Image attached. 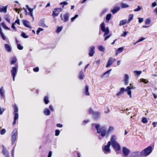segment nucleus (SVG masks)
<instances>
[{
    "instance_id": "32",
    "label": "nucleus",
    "mask_w": 157,
    "mask_h": 157,
    "mask_svg": "<svg viewBox=\"0 0 157 157\" xmlns=\"http://www.w3.org/2000/svg\"><path fill=\"white\" fill-rule=\"evenodd\" d=\"M88 90L89 86L87 85H86L85 89V94L86 95L88 96L90 94Z\"/></svg>"
},
{
    "instance_id": "10",
    "label": "nucleus",
    "mask_w": 157,
    "mask_h": 157,
    "mask_svg": "<svg viewBox=\"0 0 157 157\" xmlns=\"http://www.w3.org/2000/svg\"><path fill=\"white\" fill-rule=\"evenodd\" d=\"M130 150L125 147L122 148V152L124 157H130L128 156V155L130 153Z\"/></svg>"
},
{
    "instance_id": "61",
    "label": "nucleus",
    "mask_w": 157,
    "mask_h": 157,
    "mask_svg": "<svg viewBox=\"0 0 157 157\" xmlns=\"http://www.w3.org/2000/svg\"><path fill=\"white\" fill-rule=\"evenodd\" d=\"M56 126L59 128H62L63 127V125L62 124H56Z\"/></svg>"
},
{
    "instance_id": "24",
    "label": "nucleus",
    "mask_w": 157,
    "mask_h": 157,
    "mask_svg": "<svg viewBox=\"0 0 157 157\" xmlns=\"http://www.w3.org/2000/svg\"><path fill=\"white\" fill-rule=\"evenodd\" d=\"M6 50L8 52H11V48L10 46L8 44H5L4 45Z\"/></svg>"
},
{
    "instance_id": "28",
    "label": "nucleus",
    "mask_w": 157,
    "mask_h": 157,
    "mask_svg": "<svg viewBox=\"0 0 157 157\" xmlns=\"http://www.w3.org/2000/svg\"><path fill=\"white\" fill-rule=\"evenodd\" d=\"M50 113V111L48 108H45L44 111V113L46 116L49 115Z\"/></svg>"
},
{
    "instance_id": "23",
    "label": "nucleus",
    "mask_w": 157,
    "mask_h": 157,
    "mask_svg": "<svg viewBox=\"0 0 157 157\" xmlns=\"http://www.w3.org/2000/svg\"><path fill=\"white\" fill-rule=\"evenodd\" d=\"M7 6H3L2 8H0V12H3L4 13H6L7 12Z\"/></svg>"
},
{
    "instance_id": "50",
    "label": "nucleus",
    "mask_w": 157,
    "mask_h": 157,
    "mask_svg": "<svg viewBox=\"0 0 157 157\" xmlns=\"http://www.w3.org/2000/svg\"><path fill=\"white\" fill-rule=\"evenodd\" d=\"M142 9V8L139 6H138L137 9H135L134 10V11L135 12H137L139 11Z\"/></svg>"
},
{
    "instance_id": "12",
    "label": "nucleus",
    "mask_w": 157,
    "mask_h": 157,
    "mask_svg": "<svg viewBox=\"0 0 157 157\" xmlns=\"http://www.w3.org/2000/svg\"><path fill=\"white\" fill-rule=\"evenodd\" d=\"M69 14L68 13H66L63 15V18L62 17V14L60 15V17L61 20L64 22H66L69 20Z\"/></svg>"
},
{
    "instance_id": "1",
    "label": "nucleus",
    "mask_w": 157,
    "mask_h": 157,
    "mask_svg": "<svg viewBox=\"0 0 157 157\" xmlns=\"http://www.w3.org/2000/svg\"><path fill=\"white\" fill-rule=\"evenodd\" d=\"M95 125V127L97 130V133H100L101 137H104L106 135L107 133L106 129L105 126H101L98 124H93V126Z\"/></svg>"
},
{
    "instance_id": "3",
    "label": "nucleus",
    "mask_w": 157,
    "mask_h": 157,
    "mask_svg": "<svg viewBox=\"0 0 157 157\" xmlns=\"http://www.w3.org/2000/svg\"><path fill=\"white\" fill-rule=\"evenodd\" d=\"M152 150V147L149 146L141 152V156H147L151 153Z\"/></svg>"
},
{
    "instance_id": "5",
    "label": "nucleus",
    "mask_w": 157,
    "mask_h": 157,
    "mask_svg": "<svg viewBox=\"0 0 157 157\" xmlns=\"http://www.w3.org/2000/svg\"><path fill=\"white\" fill-rule=\"evenodd\" d=\"M26 7L29 11L27 14L30 15V16L33 18V21L34 17L33 14V10L34 9L36 8V5L34 6L33 8H30L28 5H26Z\"/></svg>"
},
{
    "instance_id": "16",
    "label": "nucleus",
    "mask_w": 157,
    "mask_h": 157,
    "mask_svg": "<svg viewBox=\"0 0 157 157\" xmlns=\"http://www.w3.org/2000/svg\"><path fill=\"white\" fill-rule=\"evenodd\" d=\"M115 60V59L111 57L108 60V62L106 64V67H109L113 63L114 61Z\"/></svg>"
},
{
    "instance_id": "21",
    "label": "nucleus",
    "mask_w": 157,
    "mask_h": 157,
    "mask_svg": "<svg viewBox=\"0 0 157 157\" xmlns=\"http://www.w3.org/2000/svg\"><path fill=\"white\" fill-rule=\"evenodd\" d=\"M120 9V7L119 6H116L112 10H111V11L114 14L118 11Z\"/></svg>"
},
{
    "instance_id": "30",
    "label": "nucleus",
    "mask_w": 157,
    "mask_h": 157,
    "mask_svg": "<svg viewBox=\"0 0 157 157\" xmlns=\"http://www.w3.org/2000/svg\"><path fill=\"white\" fill-rule=\"evenodd\" d=\"M84 77V75L83 73V72H82V70L80 72V73L78 75L79 78L81 80L83 79Z\"/></svg>"
},
{
    "instance_id": "19",
    "label": "nucleus",
    "mask_w": 157,
    "mask_h": 157,
    "mask_svg": "<svg viewBox=\"0 0 157 157\" xmlns=\"http://www.w3.org/2000/svg\"><path fill=\"white\" fill-rule=\"evenodd\" d=\"M39 25L40 26L43 27H48V26H47L45 23V20L44 19H42L41 20H40L39 22Z\"/></svg>"
},
{
    "instance_id": "33",
    "label": "nucleus",
    "mask_w": 157,
    "mask_h": 157,
    "mask_svg": "<svg viewBox=\"0 0 157 157\" xmlns=\"http://www.w3.org/2000/svg\"><path fill=\"white\" fill-rule=\"evenodd\" d=\"M121 6L122 8H127L129 7V5L124 3H121Z\"/></svg>"
},
{
    "instance_id": "36",
    "label": "nucleus",
    "mask_w": 157,
    "mask_h": 157,
    "mask_svg": "<svg viewBox=\"0 0 157 157\" xmlns=\"http://www.w3.org/2000/svg\"><path fill=\"white\" fill-rule=\"evenodd\" d=\"M4 18L9 23H10V19L9 18V16L8 15H5Z\"/></svg>"
},
{
    "instance_id": "59",
    "label": "nucleus",
    "mask_w": 157,
    "mask_h": 157,
    "mask_svg": "<svg viewBox=\"0 0 157 157\" xmlns=\"http://www.w3.org/2000/svg\"><path fill=\"white\" fill-rule=\"evenodd\" d=\"M49 109L51 111H54V109L52 105H51L49 106Z\"/></svg>"
},
{
    "instance_id": "17",
    "label": "nucleus",
    "mask_w": 157,
    "mask_h": 157,
    "mask_svg": "<svg viewBox=\"0 0 157 157\" xmlns=\"http://www.w3.org/2000/svg\"><path fill=\"white\" fill-rule=\"evenodd\" d=\"M111 70H112L110 69L108 70L106 72L104 73L102 75H101V78H104V76H105V77H108L110 75V71H111Z\"/></svg>"
},
{
    "instance_id": "39",
    "label": "nucleus",
    "mask_w": 157,
    "mask_h": 157,
    "mask_svg": "<svg viewBox=\"0 0 157 157\" xmlns=\"http://www.w3.org/2000/svg\"><path fill=\"white\" fill-rule=\"evenodd\" d=\"M98 48L101 52H103L105 49L104 47L101 45L98 46Z\"/></svg>"
},
{
    "instance_id": "14",
    "label": "nucleus",
    "mask_w": 157,
    "mask_h": 157,
    "mask_svg": "<svg viewBox=\"0 0 157 157\" xmlns=\"http://www.w3.org/2000/svg\"><path fill=\"white\" fill-rule=\"evenodd\" d=\"M94 49L95 47L94 46H91L89 48V55L90 56L92 57L93 56L95 53Z\"/></svg>"
},
{
    "instance_id": "18",
    "label": "nucleus",
    "mask_w": 157,
    "mask_h": 157,
    "mask_svg": "<svg viewBox=\"0 0 157 157\" xmlns=\"http://www.w3.org/2000/svg\"><path fill=\"white\" fill-rule=\"evenodd\" d=\"M132 157H139L141 156V152L139 151L134 152L131 154Z\"/></svg>"
},
{
    "instance_id": "55",
    "label": "nucleus",
    "mask_w": 157,
    "mask_h": 157,
    "mask_svg": "<svg viewBox=\"0 0 157 157\" xmlns=\"http://www.w3.org/2000/svg\"><path fill=\"white\" fill-rule=\"evenodd\" d=\"M1 36H2V39L4 40H6V37L5 35H4V33H1L0 34Z\"/></svg>"
},
{
    "instance_id": "7",
    "label": "nucleus",
    "mask_w": 157,
    "mask_h": 157,
    "mask_svg": "<svg viewBox=\"0 0 157 157\" xmlns=\"http://www.w3.org/2000/svg\"><path fill=\"white\" fill-rule=\"evenodd\" d=\"M18 70L17 67H12L11 70L12 75L13 77V81L15 80V78L17 73Z\"/></svg>"
},
{
    "instance_id": "4",
    "label": "nucleus",
    "mask_w": 157,
    "mask_h": 157,
    "mask_svg": "<svg viewBox=\"0 0 157 157\" xmlns=\"http://www.w3.org/2000/svg\"><path fill=\"white\" fill-rule=\"evenodd\" d=\"M89 113L92 114L93 117L95 120H97L99 118L101 113L99 112H94L91 108H90L89 111Z\"/></svg>"
},
{
    "instance_id": "31",
    "label": "nucleus",
    "mask_w": 157,
    "mask_h": 157,
    "mask_svg": "<svg viewBox=\"0 0 157 157\" xmlns=\"http://www.w3.org/2000/svg\"><path fill=\"white\" fill-rule=\"evenodd\" d=\"M123 50L124 49L123 47H121L118 48L116 50V55H117V54L122 52L123 51Z\"/></svg>"
},
{
    "instance_id": "38",
    "label": "nucleus",
    "mask_w": 157,
    "mask_h": 157,
    "mask_svg": "<svg viewBox=\"0 0 157 157\" xmlns=\"http://www.w3.org/2000/svg\"><path fill=\"white\" fill-rule=\"evenodd\" d=\"M14 107V113H18V108L17 106L14 105L13 106Z\"/></svg>"
},
{
    "instance_id": "53",
    "label": "nucleus",
    "mask_w": 157,
    "mask_h": 157,
    "mask_svg": "<svg viewBox=\"0 0 157 157\" xmlns=\"http://www.w3.org/2000/svg\"><path fill=\"white\" fill-rule=\"evenodd\" d=\"M142 122L144 123H146L147 122V119L145 117L143 118L142 119Z\"/></svg>"
},
{
    "instance_id": "34",
    "label": "nucleus",
    "mask_w": 157,
    "mask_h": 157,
    "mask_svg": "<svg viewBox=\"0 0 157 157\" xmlns=\"http://www.w3.org/2000/svg\"><path fill=\"white\" fill-rule=\"evenodd\" d=\"M112 15L110 13L108 14L106 16V20L107 21V22H108L110 20Z\"/></svg>"
},
{
    "instance_id": "6",
    "label": "nucleus",
    "mask_w": 157,
    "mask_h": 157,
    "mask_svg": "<svg viewBox=\"0 0 157 157\" xmlns=\"http://www.w3.org/2000/svg\"><path fill=\"white\" fill-rule=\"evenodd\" d=\"M17 135V131L16 129L13 130L12 133L11 139L12 144L13 145L16 140V137Z\"/></svg>"
},
{
    "instance_id": "20",
    "label": "nucleus",
    "mask_w": 157,
    "mask_h": 157,
    "mask_svg": "<svg viewBox=\"0 0 157 157\" xmlns=\"http://www.w3.org/2000/svg\"><path fill=\"white\" fill-rule=\"evenodd\" d=\"M124 91L126 92V89L124 87H122L120 89V91L117 93L116 95L117 96H121L124 93Z\"/></svg>"
},
{
    "instance_id": "52",
    "label": "nucleus",
    "mask_w": 157,
    "mask_h": 157,
    "mask_svg": "<svg viewBox=\"0 0 157 157\" xmlns=\"http://www.w3.org/2000/svg\"><path fill=\"white\" fill-rule=\"evenodd\" d=\"M60 133V131L59 130L57 129L55 131V135L56 136H58Z\"/></svg>"
},
{
    "instance_id": "9",
    "label": "nucleus",
    "mask_w": 157,
    "mask_h": 157,
    "mask_svg": "<svg viewBox=\"0 0 157 157\" xmlns=\"http://www.w3.org/2000/svg\"><path fill=\"white\" fill-rule=\"evenodd\" d=\"M111 144V143L110 141H109L107 143V145H105L102 149L103 151L105 154H108L109 152L110 151L109 147Z\"/></svg>"
},
{
    "instance_id": "37",
    "label": "nucleus",
    "mask_w": 157,
    "mask_h": 157,
    "mask_svg": "<svg viewBox=\"0 0 157 157\" xmlns=\"http://www.w3.org/2000/svg\"><path fill=\"white\" fill-rule=\"evenodd\" d=\"M44 100L46 104H47L49 102L48 98V96H45L44 97Z\"/></svg>"
},
{
    "instance_id": "56",
    "label": "nucleus",
    "mask_w": 157,
    "mask_h": 157,
    "mask_svg": "<svg viewBox=\"0 0 157 157\" xmlns=\"http://www.w3.org/2000/svg\"><path fill=\"white\" fill-rule=\"evenodd\" d=\"M138 22L140 23H142L144 21V18H141L138 17Z\"/></svg>"
},
{
    "instance_id": "51",
    "label": "nucleus",
    "mask_w": 157,
    "mask_h": 157,
    "mask_svg": "<svg viewBox=\"0 0 157 157\" xmlns=\"http://www.w3.org/2000/svg\"><path fill=\"white\" fill-rule=\"evenodd\" d=\"M18 113H14V119L15 120H17L18 118Z\"/></svg>"
},
{
    "instance_id": "58",
    "label": "nucleus",
    "mask_w": 157,
    "mask_h": 157,
    "mask_svg": "<svg viewBox=\"0 0 157 157\" xmlns=\"http://www.w3.org/2000/svg\"><path fill=\"white\" fill-rule=\"evenodd\" d=\"M68 4V3L67 2H65V1H64V2H60V5H67Z\"/></svg>"
},
{
    "instance_id": "62",
    "label": "nucleus",
    "mask_w": 157,
    "mask_h": 157,
    "mask_svg": "<svg viewBox=\"0 0 157 157\" xmlns=\"http://www.w3.org/2000/svg\"><path fill=\"white\" fill-rule=\"evenodd\" d=\"M144 39H145V38H144L142 37L141 38H140V39H139L137 41V43H138L139 42H141V41H143V40H144Z\"/></svg>"
},
{
    "instance_id": "57",
    "label": "nucleus",
    "mask_w": 157,
    "mask_h": 157,
    "mask_svg": "<svg viewBox=\"0 0 157 157\" xmlns=\"http://www.w3.org/2000/svg\"><path fill=\"white\" fill-rule=\"evenodd\" d=\"M33 70L34 72H37L39 71V68L38 67H36L33 68Z\"/></svg>"
},
{
    "instance_id": "60",
    "label": "nucleus",
    "mask_w": 157,
    "mask_h": 157,
    "mask_svg": "<svg viewBox=\"0 0 157 157\" xmlns=\"http://www.w3.org/2000/svg\"><path fill=\"white\" fill-rule=\"evenodd\" d=\"M52 154V152L51 151L49 152L47 157H51Z\"/></svg>"
},
{
    "instance_id": "43",
    "label": "nucleus",
    "mask_w": 157,
    "mask_h": 157,
    "mask_svg": "<svg viewBox=\"0 0 157 157\" xmlns=\"http://www.w3.org/2000/svg\"><path fill=\"white\" fill-rule=\"evenodd\" d=\"M140 82H143L144 83H147L148 82V81L143 78L140 79Z\"/></svg>"
},
{
    "instance_id": "25",
    "label": "nucleus",
    "mask_w": 157,
    "mask_h": 157,
    "mask_svg": "<svg viewBox=\"0 0 157 157\" xmlns=\"http://www.w3.org/2000/svg\"><path fill=\"white\" fill-rule=\"evenodd\" d=\"M5 91L4 88L2 86L0 89V95L1 97L3 98L4 97Z\"/></svg>"
},
{
    "instance_id": "54",
    "label": "nucleus",
    "mask_w": 157,
    "mask_h": 157,
    "mask_svg": "<svg viewBox=\"0 0 157 157\" xmlns=\"http://www.w3.org/2000/svg\"><path fill=\"white\" fill-rule=\"evenodd\" d=\"M6 132V131L5 129H2L0 131V134L1 135L4 134Z\"/></svg>"
},
{
    "instance_id": "29",
    "label": "nucleus",
    "mask_w": 157,
    "mask_h": 157,
    "mask_svg": "<svg viewBox=\"0 0 157 157\" xmlns=\"http://www.w3.org/2000/svg\"><path fill=\"white\" fill-rule=\"evenodd\" d=\"M17 59L15 57H13L10 59V63L11 64L15 63L17 61Z\"/></svg>"
},
{
    "instance_id": "11",
    "label": "nucleus",
    "mask_w": 157,
    "mask_h": 157,
    "mask_svg": "<svg viewBox=\"0 0 157 157\" xmlns=\"http://www.w3.org/2000/svg\"><path fill=\"white\" fill-rule=\"evenodd\" d=\"M62 11V9L61 8H56L53 11L52 15L54 17L57 16L60 12Z\"/></svg>"
},
{
    "instance_id": "2",
    "label": "nucleus",
    "mask_w": 157,
    "mask_h": 157,
    "mask_svg": "<svg viewBox=\"0 0 157 157\" xmlns=\"http://www.w3.org/2000/svg\"><path fill=\"white\" fill-rule=\"evenodd\" d=\"M101 31L105 33L103 36H105L104 41L106 40L109 38L111 36V35H109L108 36H105L109 33V30L108 27L105 28V23L103 22L102 23L101 25Z\"/></svg>"
},
{
    "instance_id": "26",
    "label": "nucleus",
    "mask_w": 157,
    "mask_h": 157,
    "mask_svg": "<svg viewBox=\"0 0 157 157\" xmlns=\"http://www.w3.org/2000/svg\"><path fill=\"white\" fill-rule=\"evenodd\" d=\"M23 25L26 27L31 28V27L29 26L30 23L29 21L27 20H24L23 21Z\"/></svg>"
},
{
    "instance_id": "64",
    "label": "nucleus",
    "mask_w": 157,
    "mask_h": 157,
    "mask_svg": "<svg viewBox=\"0 0 157 157\" xmlns=\"http://www.w3.org/2000/svg\"><path fill=\"white\" fill-rule=\"evenodd\" d=\"M156 6V3L155 2H154L152 3V7H154Z\"/></svg>"
},
{
    "instance_id": "46",
    "label": "nucleus",
    "mask_w": 157,
    "mask_h": 157,
    "mask_svg": "<svg viewBox=\"0 0 157 157\" xmlns=\"http://www.w3.org/2000/svg\"><path fill=\"white\" fill-rule=\"evenodd\" d=\"M43 30V29L40 28H38L37 30L36 31V34L37 35H38L39 33L41 31H42Z\"/></svg>"
},
{
    "instance_id": "45",
    "label": "nucleus",
    "mask_w": 157,
    "mask_h": 157,
    "mask_svg": "<svg viewBox=\"0 0 157 157\" xmlns=\"http://www.w3.org/2000/svg\"><path fill=\"white\" fill-rule=\"evenodd\" d=\"M21 36L22 37L25 38H28V36L26 35L25 33L24 32L22 33Z\"/></svg>"
},
{
    "instance_id": "27",
    "label": "nucleus",
    "mask_w": 157,
    "mask_h": 157,
    "mask_svg": "<svg viewBox=\"0 0 157 157\" xmlns=\"http://www.w3.org/2000/svg\"><path fill=\"white\" fill-rule=\"evenodd\" d=\"M116 137L115 136H113L111 138V141H110L111 143V144L117 142L116 141Z\"/></svg>"
},
{
    "instance_id": "42",
    "label": "nucleus",
    "mask_w": 157,
    "mask_h": 157,
    "mask_svg": "<svg viewBox=\"0 0 157 157\" xmlns=\"http://www.w3.org/2000/svg\"><path fill=\"white\" fill-rule=\"evenodd\" d=\"M62 29L63 27H57L56 31V33H59L62 30Z\"/></svg>"
},
{
    "instance_id": "22",
    "label": "nucleus",
    "mask_w": 157,
    "mask_h": 157,
    "mask_svg": "<svg viewBox=\"0 0 157 157\" xmlns=\"http://www.w3.org/2000/svg\"><path fill=\"white\" fill-rule=\"evenodd\" d=\"M129 76L127 74H125L124 78V84L127 85L128 83Z\"/></svg>"
},
{
    "instance_id": "41",
    "label": "nucleus",
    "mask_w": 157,
    "mask_h": 157,
    "mask_svg": "<svg viewBox=\"0 0 157 157\" xmlns=\"http://www.w3.org/2000/svg\"><path fill=\"white\" fill-rule=\"evenodd\" d=\"M114 129V128L112 126L109 127V129L107 132V136L108 135V134H109L110 132L113 131Z\"/></svg>"
},
{
    "instance_id": "44",
    "label": "nucleus",
    "mask_w": 157,
    "mask_h": 157,
    "mask_svg": "<svg viewBox=\"0 0 157 157\" xmlns=\"http://www.w3.org/2000/svg\"><path fill=\"white\" fill-rule=\"evenodd\" d=\"M134 73L136 75L139 76L141 73L142 71H134Z\"/></svg>"
},
{
    "instance_id": "63",
    "label": "nucleus",
    "mask_w": 157,
    "mask_h": 157,
    "mask_svg": "<svg viewBox=\"0 0 157 157\" xmlns=\"http://www.w3.org/2000/svg\"><path fill=\"white\" fill-rule=\"evenodd\" d=\"M127 33L126 32H124L123 34H122L121 36L123 37H125L127 35Z\"/></svg>"
},
{
    "instance_id": "49",
    "label": "nucleus",
    "mask_w": 157,
    "mask_h": 157,
    "mask_svg": "<svg viewBox=\"0 0 157 157\" xmlns=\"http://www.w3.org/2000/svg\"><path fill=\"white\" fill-rule=\"evenodd\" d=\"M17 48L18 49L20 50H21L23 49V47L20 44H17Z\"/></svg>"
},
{
    "instance_id": "35",
    "label": "nucleus",
    "mask_w": 157,
    "mask_h": 157,
    "mask_svg": "<svg viewBox=\"0 0 157 157\" xmlns=\"http://www.w3.org/2000/svg\"><path fill=\"white\" fill-rule=\"evenodd\" d=\"M127 21V20L126 19L121 20L120 21L119 23V25L121 26L126 24Z\"/></svg>"
},
{
    "instance_id": "8",
    "label": "nucleus",
    "mask_w": 157,
    "mask_h": 157,
    "mask_svg": "<svg viewBox=\"0 0 157 157\" xmlns=\"http://www.w3.org/2000/svg\"><path fill=\"white\" fill-rule=\"evenodd\" d=\"M112 146L115 150L116 151V154H118L119 152L118 151L121 149V147L119 144L117 142L111 144Z\"/></svg>"
},
{
    "instance_id": "48",
    "label": "nucleus",
    "mask_w": 157,
    "mask_h": 157,
    "mask_svg": "<svg viewBox=\"0 0 157 157\" xmlns=\"http://www.w3.org/2000/svg\"><path fill=\"white\" fill-rule=\"evenodd\" d=\"M151 22V20L149 18L147 19L145 21V24L147 25L149 24Z\"/></svg>"
},
{
    "instance_id": "15",
    "label": "nucleus",
    "mask_w": 157,
    "mask_h": 157,
    "mask_svg": "<svg viewBox=\"0 0 157 157\" xmlns=\"http://www.w3.org/2000/svg\"><path fill=\"white\" fill-rule=\"evenodd\" d=\"M135 87L132 86V87H130L129 86H127L126 89V92H127L129 96L130 97H131V91L130 90L132 89H134Z\"/></svg>"
},
{
    "instance_id": "13",
    "label": "nucleus",
    "mask_w": 157,
    "mask_h": 157,
    "mask_svg": "<svg viewBox=\"0 0 157 157\" xmlns=\"http://www.w3.org/2000/svg\"><path fill=\"white\" fill-rule=\"evenodd\" d=\"M3 149L2 152L3 155L5 157H10L9 155V151L4 146H2Z\"/></svg>"
},
{
    "instance_id": "40",
    "label": "nucleus",
    "mask_w": 157,
    "mask_h": 157,
    "mask_svg": "<svg viewBox=\"0 0 157 157\" xmlns=\"http://www.w3.org/2000/svg\"><path fill=\"white\" fill-rule=\"evenodd\" d=\"M133 15L132 14H130L129 15L128 23L133 20Z\"/></svg>"
},
{
    "instance_id": "47",
    "label": "nucleus",
    "mask_w": 157,
    "mask_h": 157,
    "mask_svg": "<svg viewBox=\"0 0 157 157\" xmlns=\"http://www.w3.org/2000/svg\"><path fill=\"white\" fill-rule=\"evenodd\" d=\"M78 17V15L76 14L74 17H72L71 19V21L73 22L74 20Z\"/></svg>"
}]
</instances>
